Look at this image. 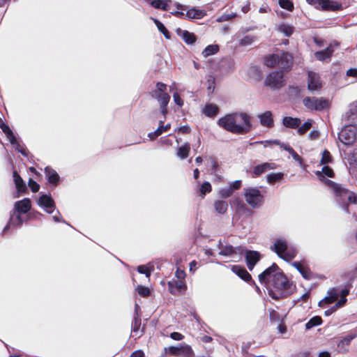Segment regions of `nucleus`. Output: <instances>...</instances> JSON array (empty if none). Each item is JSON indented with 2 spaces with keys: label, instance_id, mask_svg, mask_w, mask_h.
I'll return each instance as SVG.
<instances>
[{
  "label": "nucleus",
  "instance_id": "obj_1",
  "mask_svg": "<svg viewBox=\"0 0 357 357\" xmlns=\"http://www.w3.org/2000/svg\"><path fill=\"white\" fill-rule=\"evenodd\" d=\"M261 284L266 286L268 294L275 300L287 297L293 294L295 286L284 275L278 266L273 263L258 276Z\"/></svg>",
  "mask_w": 357,
  "mask_h": 357
},
{
  "label": "nucleus",
  "instance_id": "obj_2",
  "mask_svg": "<svg viewBox=\"0 0 357 357\" xmlns=\"http://www.w3.org/2000/svg\"><path fill=\"white\" fill-rule=\"evenodd\" d=\"M218 125L224 130L236 135L246 134L250 131V116L246 113L234 112L220 117Z\"/></svg>",
  "mask_w": 357,
  "mask_h": 357
},
{
  "label": "nucleus",
  "instance_id": "obj_3",
  "mask_svg": "<svg viewBox=\"0 0 357 357\" xmlns=\"http://www.w3.org/2000/svg\"><path fill=\"white\" fill-rule=\"evenodd\" d=\"M331 189L333 190L335 201L339 206L346 213H349L348 208L349 204H357L356 195L344 188L339 184H335Z\"/></svg>",
  "mask_w": 357,
  "mask_h": 357
},
{
  "label": "nucleus",
  "instance_id": "obj_4",
  "mask_svg": "<svg viewBox=\"0 0 357 357\" xmlns=\"http://www.w3.org/2000/svg\"><path fill=\"white\" fill-rule=\"evenodd\" d=\"M37 204L47 213L52 214V219L55 222H65L59 211L56 209L54 200L50 193L41 195L37 200Z\"/></svg>",
  "mask_w": 357,
  "mask_h": 357
},
{
  "label": "nucleus",
  "instance_id": "obj_5",
  "mask_svg": "<svg viewBox=\"0 0 357 357\" xmlns=\"http://www.w3.org/2000/svg\"><path fill=\"white\" fill-rule=\"evenodd\" d=\"M271 248L278 257L287 262L295 258L298 254L297 249L294 246L289 245L284 238L277 239Z\"/></svg>",
  "mask_w": 357,
  "mask_h": 357
},
{
  "label": "nucleus",
  "instance_id": "obj_6",
  "mask_svg": "<svg viewBox=\"0 0 357 357\" xmlns=\"http://www.w3.org/2000/svg\"><path fill=\"white\" fill-rule=\"evenodd\" d=\"M265 63L269 68L278 67L283 70H288L292 66L293 58L290 54L280 52L267 56Z\"/></svg>",
  "mask_w": 357,
  "mask_h": 357
},
{
  "label": "nucleus",
  "instance_id": "obj_7",
  "mask_svg": "<svg viewBox=\"0 0 357 357\" xmlns=\"http://www.w3.org/2000/svg\"><path fill=\"white\" fill-rule=\"evenodd\" d=\"M244 197L248 204L253 208H258L264 204V195L258 188H244Z\"/></svg>",
  "mask_w": 357,
  "mask_h": 357
},
{
  "label": "nucleus",
  "instance_id": "obj_8",
  "mask_svg": "<svg viewBox=\"0 0 357 357\" xmlns=\"http://www.w3.org/2000/svg\"><path fill=\"white\" fill-rule=\"evenodd\" d=\"M265 85L272 89H279L285 84L284 75L281 71H273L265 79Z\"/></svg>",
  "mask_w": 357,
  "mask_h": 357
},
{
  "label": "nucleus",
  "instance_id": "obj_9",
  "mask_svg": "<svg viewBox=\"0 0 357 357\" xmlns=\"http://www.w3.org/2000/svg\"><path fill=\"white\" fill-rule=\"evenodd\" d=\"M304 106L310 110H322L328 105V102L323 98L306 97L303 100Z\"/></svg>",
  "mask_w": 357,
  "mask_h": 357
},
{
  "label": "nucleus",
  "instance_id": "obj_10",
  "mask_svg": "<svg viewBox=\"0 0 357 357\" xmlns=\"http://www.w3.org/2000/svg\"><path fill=\"white\" fill-rule=\"evenodd\" d=\"M177 8L179 10L176 11L174 14L179 17L185 16L188 19L198 20L202 19L205 15H206V12L204 10L198 9L196 8L195 7L191 8L190 9L186 11V13H184V10H185L184 6L178 5Z\"/></svg>",
  "mask_w": 357,
  "mask_h": 357
},
{
  "label": "nucleus",
  "instance_id": "obj_11",
  "mask_svg": "<svg viewBox=\"0 0 357 357\" xmlns=\"http://www.w3.org/2000/svg\"><path fill=\"white\" fill-rule=\"evenodd\" d=\"M356 132L352 126H345L338 134V138L345 145L352 144L355 142Z\"/></svg>",
  "mask_w": 357,
  "mask_h": 357
},
{
  "label": "nucleus",
  "instance_id": "obj_12",
  "mask_svg": "<svg viewBox=\"0 0 357 357\" xmlns=\"http://www.w3.org/2000/svg\"><path fill=\"white\" fill-rule=\"evenodd\" d=\"M315 174L319 181L324 183L330 188L336 184L335 182L325 178V176L330 178L334 176L333 170L326 165H324L321 171H317Z\"/></svg>",
  "mask_w": 357,
  "mask_h": 357
},
{
  "label": "nucleus",
  "instance_id": "obj_13",
  "mask_svg": "<svg viewBox=\"0 0 357 357\" xmlns=\"http://www.w3.org/2000/svg\"><path fill=\"white\" fill-rule=\"evenodd\" d=\"M218 247L220 250L219 255L225 257H234V255H241L243 252L242 247H233L231 245H224L219 241Z\"/></svg>",
  "mask_w": 357,
  "mask_h": 357
},
{
  "label": "nucleus",
  "instance_id": "obj_14",
  "mask_svg": "<svg viewBox=\"0 0 357 357\" xmlns=\"http://www.w3.org/2000/svg\"><path fill=\"white\" fill-rule=\"evenodd\" d=\"M168 287L172 294L176 295L187 289V285L185 280H176L173 278L168 282Z\"/></svg>",
  "mask_w": 357,
  "mask_h": 357
},
{
  "label": "nucleus",
  "instance_id": "obj_15",
  "mask_svg": "<svg viewBox=\"0 0 357 357\" xmlns=\"http://www.w3.org/2000/svg\"><path fill=\"white\" fill-rule=\"evenodd\" d=\"M23 219L21 217L20 213H15L14 211H11L10 213V217L8 222L5 226L3 230V234H6L7 231L10 228H16L17 227H20L23 223Z\"/></svg>",
  "mask_w": 357,
  "mask_h": 357
},
{
  "label": "nucleus",
  "instance_id": "obj_16",
  "mask_svg": "<svg viewBox=\"0 0 357 357\" xmlns=\"http://www.w3.org/2000/svg\"><path fill=\"white\" fill-rule=\"evenodd\" d=\"M307 88L311 91H318L321 88V83L319 75L310 71L307 75Z\"/></svg>",
  "mask_w": 357,
  "mask_h": 357
},
{
  "label": "nucleus",
  "instance_id": "obj_17",
  "mask_svg": "<svg viewBox=\"0 0 357 357\" xmlns=\"http://www.w3.org/2000/svg\"><path fill=\"white\" fill-rule=\"evenodd\" d=\"M152 97L155 98L160 104L161 112L165 118L166 114H167V106L169 102L170 96L167 93H159L158 94L152 95Z\"/></svg>",
  "mask_w": 357,
  "mask_h": 357
},
{
  "label": "nucleus",
  "instance_id": "obj_18",
  "mask_svg": "<svg viewBox=\"0 0 357 357\" xmlns=\"http://www.w3.org/2000/svg\"><path fill=\"white\" fill-rule=\"evenodd\" d=\"M294 266L305 280H310L313 278V273L310 268L304 266L301 261H294L291 263Z\"/></svg>",
  "mask_w": 357,
  "mask_h": 357
},
{
  "label": "nucleus",
  "instance_id": "obj_19",
  "mask_svg": "<svg viewBox=\"0 0 357 357\" xmlns=\"http://www.w3.org/2000/svg\"><path fill=\"white\" fill-rule=\"evenodd\" d=\"M357 337V333H351L343 337L337 344L339 353L345 354L349 351V345L351 341Z\"/></svg>",
  "mask_w": 357,
  "mask_h": 357
},
{
  "label": "nucleus",
  "instance_id": "obj_20",
  "mask_svg": "<svg viewBox=\"0 0 357 357\" xmlns=\"http://www.w3.org/2000/svg\"><path fill=\"white\" fill-rule=\"evenodd\" d=\"M319 4L324 10H340L342 8L340 3L331 0H317Z\"/></svg>",
  "mask_w": 357,
  "mask_h": 357
},
{
  "label": "nucleus",
  "instance_id": "obj_21",
  "mask_svg": "<svg viewBox=\"0 0 357 357\" xmlns=\"http://www.w3.org/2000/svg\"><path fill=\"white\" fill-rule=\"evenodd\" d=\"M319 4L324 10H340L342 8L340 3L331 0H317Z\"/></svg>",
  "mask_w": 357,
  "mask_h": 357
},
{
  "label": "nucleus",
  "instance_id": "obj_22",
  "mask_svg": "<svg viewBox=\"0 0 357 357\" xmlns=\"http://www.w3.org/2000/svg\"><path fill=\"white\" fill-rule=\"evenodd\" d=\"M260 124L266 128H270L273 127L274 121L273 118V114L271 111H266L264 113L259 114L257 116Z\"/></svg>",
  "mask_w": 357,
  "mask_h": 357
},
{
  "label": "nucleus",
  "instance_id": "obj_23",
  "mask_svg": "<svg viewBox=\"0 0 357 357\" xmlns=\"http://www.w3.org/2000/svg\"><path fill=\"white\" fill-rule=\"evenodd\" d=\"M31 208V202L28 198L17 201L15 203L13 211L17 213H26Z\"/></svg>",
  "mask_w": 357,
  "mask_h": 357
},
{
  "label": "nucleus",
  "instance_id": "obj_24",
  "mask_svg": "<svg viewBox=\"0 0 357 357\" xmlns=\"http://www.w3.org/2000/svg\"><path fill=\"white\" fill-rule=\"evenodd\" d=\"M176 33L188 45H192L196 41V36L195 34L193 33L189 32L188 31L183 30L181 28H177L176 29Z\"/></svg>",
  "mask_w": 357,
  "mask_h": 357
},
{
  "label": "nucleus",
  "instance_id": "obj_25",
  "mask_svg": "<svg viewBox=\"0 0 357 357\" xmlns=\"http://www.w3.org/2000/svg\"><path fill=\"white\" fill-rule=\"evenodd\" d=\"M245 257L248 268L250 271H252L259 260L260 254L257 251H248Z\"/></svg>",
  "mask_w": 357,
  "mask_h": 357
},
{
  "label": "nucleus",
  "instance_id": "obj_26",
  "mask_svg": "<svg viewBox=\"0 0 357 357\" xmlns=\"http://www.w3.org/2000/svg\"><path fill=\"white\" fill-rule=\"evenodd\" d=\"M45 174L46 178L47 179L50 183H51L54 186L58 185L60 177L58 173L54 169H53L50 167H46L45 168Z\"/></svg>",
  "mask_w": 357,
  "mask_h": 357
},
{
  "label": "nucleus",
  "instance_id": "obj_27",
  "mask_svg": "<svg viewBox=\"0 0 357 357\" xmlns=\"http://www.w3.org/2000/svg\"><path fill=\"white\" fill-rule=\"evenodd\" d=\"M333 52L334 50L332 45H330L321 51L316 52L314 56L319 61H330Z\"/></svg>",
  "mask_w": 357,
  "mask_h": 357
},
{
  "label": "nucleus",
  "instance_id": "obj_28",
  "mask_svg": "<svg viewBox=\"0 0 357 357\" xmlns=\"http://www.w3.org/2000/svg\"><path fill=\"white\" fill-rule=\"evenodd\" d=\"M13 180L17 188V192L23 193L26 190V185L21 178V176L18 174L17 171L14 170L13 173Z\"/></svg>",
  "mask_w": 357,
  "mask_h": 357
},
{
  "label": "nucleus",
  "instance_id": "obj_29",
  "mask_svg": "<svg viewBox=\"0 0 357 357\" xmlns=\"http://www.w3.org/2000/svg\"><path fill=\"white\" fill-rule=\"evenodd\" d=\"M203 114L208 117H215L219 112V107L212 103H207L202 109Z\"/></svg>",
  "mask_w": 357,
  "mask_h": 357
},
{
  "label": "nucleus",
  "instance_id": "obj_30",
  "mask_svg": "<svg viewBox=\"0 0 357 357\" xmlns=\"http://www.w3.org/2000/svg\"><path fill=\"white\" fill-rule=\"evenodd\" d=\"M231 270L245 281H249L252 279L250 274L246 271V269L240 266H233Z\"/></svg>",
  "mask_w": 357,
  "mask_h": 357
},
{
  "label": "nucleus",
  "instance_id": "obj_31",
  "mask_svg": "<svg viewBox=\"0 0 357 357\" xmlns=\"http://www.w3.org/2000/svg\"><path fill=\"white\" fill-rule=\"evenodd\" d=\"M282 124L287 128L296 129L301 125V119L298 118L285 116L282 119Z\"/></svg>",
  "mask_w": 357,
  "mask_h": 357
},
{
  "label": "nucleus",
  "instance_id": "obj_32",
  "mask_svg": "<svg viewBox=\"0 0 357 357\" xmlns=\"http://www.w3.org/2000/svg\"><path fill=\"white\" fill-rule=\"evenodd\" d=\"M146 3L150 4L151 6L156 9H160L163 10H168V3L170 2L169 0H144Z\"/></svg>",
  "mask_w": 357,
  "mask_h": 357
},
{
  "label": "nucleus",
  "instance_id": "obj_33",
  "mask_svg": "<svg viewBox=\"0 0 357 357\" xmlns=\"http://www.w3.org/2000/svg\"><path fill=\"white\" fill-rule=\"evenodd\" d=\"M213 206L215 211L219 214H225L228 209V203L224 200H215Z\"/></svg>",
  "mask_w": 357,
  "mask_h": 357
},
{
  "label": "nucleus",
  "instance_id": "obj_34",
  "mask_svg": "<svg viewBox=\"0 0 357 357\" xmlns=\"http://www.w3.org/2000/svg\"><path fill=\"white\" fill-rule=\"evenodd\" d=\"M190 146L189 143H185L177 149V156L181 160L188 158L190 152Z\"/></svg>",
  "mask_w": 357,
  "mask_h": 357
},
{
  "label": "nucleus",
  "instance_id": "obj_35",
  "mask_svg": "<svg viewBox=\"0 0 357 357\" xmlns=\"http://www.w3.org/2000/svg\"><path fill=\"white\" fill-rule=\"evenodd\" d=\"M9 142L11 144V145L22 155L25 156L27 155L26 149L24 147V145L20 143V142L17 139L15 136L13 137V140L9 139Z\"/></svg>",
  "mask_w": 357,
  "mask_h": 357
},
{
  "label": "nucleus",
  "instance_id": "obj_36",
  "mask_svg": "<svg viewBox=\"0 0 357 357\" xmlns=\"http://www.w3.org/2000/svg\"><path fill=\"white\" fill-rule=\"evenodd\" d=\"M219 51L218 45H209L202 51V54L204 58L216 54Z\"/></svg>",
  "mask_w": 357,
  "mask_h": 357
},
{
  "label": "nucleus",
  "instance_id": "obj_37",
  "mask_svg": "<svg viewBox=\"0 0 357 357\" xmlns=\"http://www.w3.org/2000/svg\"><path fill=\"white\" fill-rule=\"evenodd\" d=\"M137 270L139 273L144 274L147 278H149L151 273L153 271V266L150 264L140 265L137 266Z\"/></svg>",
  "mask_w": 357,
  "mask_h": 357
},
{
  "label": "nucleus",
  "instance_id": "obj_38",
  "mask_svg": "<svg viewBox=\"0 0 357 357\" xmlns=\"http://www.w3.org/2000/svg\"><path fill=\"white\" fill-rule=\"evenodd\" d=\"M179 356L183 357H194L195 353L190 346L184 344L180 347Z\"/></svg>",
  "mask_w": 357,
  "mask_h": 357
},
{
  "label": "nucleus",
  "instance_id": "obj_39",
  "mask_svg": "<svg viewBox=\"0 0 357 357\" xmlns=\"http://www.w3.org/2000/svg\"><path fill=\"white\" fill-rule=\"evenodd\" d=\"M321 318L319 316H314L311 318L305 324V329L310 330L313 327L319 326L321 324Z\"/></svg>",
  "mask_w": 357,
  "mask_h": 357
},
{
  "label": "nucleus",
  "instance_id": "obj_40",
  "mask_svg": "<svg viewBox=\"0 0 357 357\" xmlns=\"http://www.w3.org/2000/svg\"><path fill=\"white\" fill-rule=\"evenodd\" d=\"M153 22L154 24L156 25L158 29L162 33V34L164 35V36L167 38V39H169L171 38V36H170V33L168 31V30L165 28V26H164V24L160 22L157 19H153Z\"/></svg>",
  "mask_w": 357,
  "mask_h": 357
},
{
  "label": "nucleus",
  "instance_id": "obj_41",
  "mask_svg": "<svg viewBox=\"0 0 357 357\" xmlns=\"http://www.w3.org/2000/svg\"><path fill=\"white\" fill-rule=\"evenodd\" d=\"M313 121L312 119H307L301 126H299L298 128V133L301 135H304L307 130H309L312 126Z\"/></svg>",
  "mask_w": 357,
  "mask_h": 357
},
{
  "label": "nucleus",
  "instance_id": "obj_42",
  "mask_svg": "<svg viewBox=\"0 0 357 357\" xmlns=\"http://www.w3.org/2000/svg\"><path fill=\"white\" fill-rule=\"evenodd\" d=\"M257 40V38L254 36H244L239 43V45L241 46L246 47L252 45L255 40Z\"/></svg>",
  "mask_w": 357,
  "mask_h": 357
},
{
  "label": "nucleus",
  "instance_id": "obj_43",
  "mask_svg": "<svg viewBox=\"0 0 357 357\" xmlns=\"http://www.w3.org/2000/svg\"><path fill=\"white\" fill-rule=\"evenodd\" d=\"M278 31L286 36H290L293 33L294 28L288 24H282L279 26Z\"/></svg>",
  "mask_w": 357,
  "mask_h": 357
},
{
  "label": "nucleus",
  "instance_id": "obj_44",
  "mask_svg": "<svg viewBox=\"0 0 357 357\" xmlns=\"http://www.w3.org/2000/svg\"><path fill=\"white\" fill-rule=\"evenodd\" d=\"M332 162V156L328 150H324L322 152L320 165H325Z\"/></svg>",
  "mask_w": 357,
  "mask_h": 357
},
{
  "label": "nucleus",
  "instance_id": "obj_45",
  "mask_svg": "<svg viewBox=\"0 0 357 357\" xmlns=\"http://www.w3.org/2000/svg\"><path fill=\"white\" fill-rule=\"evenodd\" d=\"M232 193H233L232 188L229 186L222 188L220 189L218 191V195L222 199H227V198L229 197L230 196H231Z\"/></svg>",
  "mask_w": 357,
  "mask_h": 357
},
{
  "label": "nucleus",
  "instance_id": "obj_46",
  "mask_svg": "<svg viewBox=\"0 0 357 357\" xmlns=\"http://www.w3.org/2000/svg\"><path fill=\"white\" fill-rule=\"evenodd\" d=\"M0 128H1L2 131L5 133L8 140H13V137L15 136V135L8 125L5 124L4 123H1Z\"/></svg>",
  "mask_w": 357,
  "mask_h": 357
},
{
  "label": "nucleus",
  "instance_id": "obj_47",
  "mask_svg": "<svg viewBox=\"0 0 357 357\" xmlns=\"http://www.w3.org/2000/svg\"><path fill=\"white\" fill-rule=\"evenodd\" d=\"M211 185L209 182L208 181H205L204 182L201 187H200V189H199V191H200V193H201V195L202 196V197H204L206 193H208L211 191Z\"/></svg>",
  "mask_w": 357,
  "mask_h": 357
},
{
  "label": "nucleus",
  "instance_id": "obj_48",
  "mask_svg": "<svg viewBox=\"0 0 357 357\" xmlns=\"http://www.w3.org/2000/svg\"><path fill=\"white\" fill-rule=\"evenodd\" d=\"M283 177L282 173H272L267 176V181L270 183H273Z\"/></svg>",
  "mask_w": 357,
  "mask_h": 357
},
{
  "label": "nucleus",
  "instance_id": "obj_49",
  "mask_svg": "<svg viewBox=\"0 0 357 357\" xmlns=\"http://www.w3.org/2000/svg\"><path fill=\"white\" fill-rule=\"evenodd\" d=\"M136 291L140 296L143 297L149 296L151 293L150 289L148 287L142 285H137L136 287Z\"/></svg>",
  "mask_w": 357,
  "mask_h": 357
},
{
  "label": "nucleus",
  "instance_id": "obj_50",
  "mask_svg": "<svg viewBox=\"0 0 357 357\" xmlns=\"http://www.w3.org/2000/svg\"><path fill=\"white\" fill-rule=\"evenodd\" d=\"M279 4L281 8H284L289 11H291L294 8L293 3L289 0H279Z\"/></svg>",
  "mask_w": 357,
  "mask_h": 357
},
{
  "label": "nucleus",
  "instance_id": "obj_51",
  "mask_svg": "<svg viewBox=\"0 0 357 357\" xmlns=\"http://www.w3.org/2000/svg\"><path fill=\"white\" fill-rule=\"evenodd\" d=\"M265 172H266V168L264 167L262 164H260L255 167L252 172V175L253 176H258L264 173Z\"/></svg>",
  "mask_w": 357,
  "mask_h": 357
},
{
  "label": "nucleus",
  "instance_id": "obj_52",
  "mask_svg": "<svg viewBox=\"0 0 357 357\" xmlns=\"http://www.w3.org/2000/svg\"><path fill=\"white\" fill-rule=\"evenodd\" d=\"M167 89V85L162 82H158L156 84V90L152 92V95L158 94L159 93H165Z\"/></svg>",
  "mask_w": 357,
  "mask_h": 357
},
{
  "label": "nucleus",
  "instance_id": "obj_53",
  "mask_svg": "<svg viewBox=\"0 0 357 357\" xmlns=\"http://www.w3.org/2000/svg\"><path fill=\"white\" fill-rule=\"evenodd\" d=\"M335 301L331 298V296L327 294V295L319 302V306L321 307H324L326 305L331 304Z\"/></svg>",
  "mask_w": 357,
  "mask_h": 357
},
{
  "label": "nucleus",
  "instance_id": "obj_54",
  "mask_svg": "<svg viewBox=\"0 0 357 357\" xmlns=\"http://www.w3.org/2000/svg\"><path fill=\"white\" fill-rule=\"evenodd\" d=\"M141 326V319L139 318H135L132 324V331L137 333Z\"/></svg>",
  "mask_w": 357,
  "mask_h": 357
},
{
  "label": "nucleus",
  "instance_id": "obj_55",
  "mask_svg": "<svg viewBox=\"0 0 357 357\" xmlns=\"http://www.w3.org/2000/svg\"><path fill=\"white\" fill-rule=\"evenodd\" d=\"M328 294L334 301H337L339 297V291L337 288H331L327 291Z\"/></svg>",
  "mask_w": 357,
  "mask_h": 357
},
{
  "label": "nucleus",
  "instance_id": "obj_56",
  "mask_svg": "<svg viewBox=\"0 0 357 357\" xmlns=\"http://www.w3.org/2000/svg\"><path fill=\"white\" fill-rule=\"evenodd\" d=\"M274 144L275 145H278V146H280V144H282V142L278 140V139H273V140H270V141H264V142H252V143H250V145H253V144H264V146H266V144Z\"/></svg>",
  "mask_w": 357,
  "mask_h": 357
},
{
  "label": "nucleus",
  "instance_id": "obj_57",
  "mask_svg": "<svg viewBox=\"0 0 357 357\" xmlns=\"http://www.w3.org/2000/svg\"><path fill=\"white\" fill-rule=\"evenodd\" d=\"M163 122H164L163 120H160V122H159L160 123V126L156 129V130H160V135H162L163 132L167 131L170 128V127H171L170 123H167L165 126H163Z\"/></svg>",
  "mask_w": 357,
  "mask_h": 357
},
{
  "label": "nucleus",
  "instance_id": "obj_58",
  "mask_svg": "<svg viewBox=\"0 0 357 357\" xmlns=\"http://www.w3.org/2000/svg\"><path fill=\"white\" fill-rule=\"evenodd\" d=\"M185 272L183 270L178 268L175 272V278L176 280H185Z\"/></svg>",
  "mask_w": 357,
  "mask_h": 357
},
{
  "label": "nucleus",
  "instance_id": "obj_59",
  "mask_svg": "<svg viewBox=\"0 0 357 357\" xmlns=\"http://www.w3.org/2000/svg\"><path fill=\"white\" fill-rule=\"evenodd\" d=\"M289 153L292 156L295 161H296L300 165H302L301 157L293 149L290 150Z\"/></svg>",
  "mask_w": 357,
  "mask_h": 357
},
{
  "label": "nucleus",
  "instance_id": "obj_60",
  "mask_svg": "<svg viewBox=\"0 0 357 357\" xmlns=\"http://www.w3.org/2000/svg\"><path fill=\"white\" fill-rule=\"evenodd\" d=\"M29 186L33 192H36L40 189V185L33 180L30 179L29 181Z\"/></svg>",
  "mask_w": 357,
  "mask_h": 357
},
{
  "label": "nucleus",
  "instance_id": "obj_61",
  "mask_svg": "<svg viewBox=\"0 0 357 357\" xmlns=\"http://www.w3.org/2000/svg\"><path fill=\"white\" fill-rule=\"evenodd\" d=\"M173 98H174V102H175V104H176L177 105H178L180 107L183 106V101L178 93H174L173 94Z\"/></svg>",
  "mask_w": 357,
  "mask_h": 357
},
{
  "label": "nucleus",
  "instance_id": "obj_62",
  "mask_svg": "<svg viewBox=\"0 0 357 357\" xmlns=\"http://www.w3.org/2000/svg\"><path fill=\"white\" fill-rule=\"evenodd\" d=\"M319 137V132L317 130H312L309 135H308V138L310 139V140H315V139H317Z\"/></svg>",
  "mask_w": 357,
  "mask_h": 357
},
{
  "label": "nucleus",
  "instance_id": "obj_63",
  "mask_svg": "<svg viewBox=\"0 0 357 357\" xmlns=\"http://www.w3.org/2000/svg\"><path fill=\"white\" fill-rule=\"evenodd\" d=\"M168 351L170 354L179 356L180 347H169L168 348Z\"/></svg>",
  "mask_w": 357,
  "mask_h": 357
},
{
  "label": "nucleus",
  "instance_id": "obj_64",
  "mask_svg": "<svg viewBox=\"0 0 357 357\" xmlns=\"http://www.w3.org/2000/svg\"><path fill=\"white\" fill-rule=\"evenodd\" d=\"M347 75L349 77H354L357 78V69L350 68L347 71Z\"/></svg>",
  "mask_w": 357,
  "mask_h": 357
}]
</instances>
